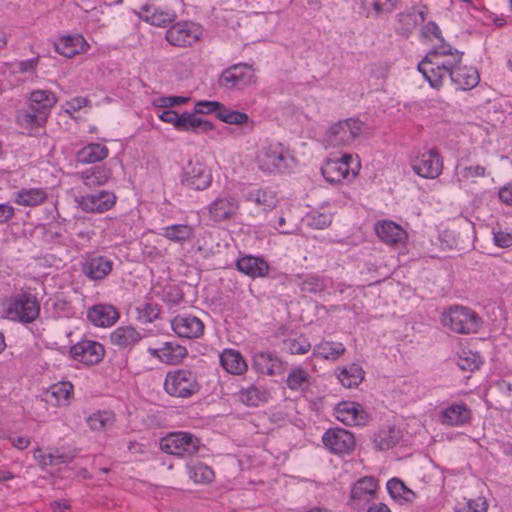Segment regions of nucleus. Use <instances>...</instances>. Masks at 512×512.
Returning <instances> with one entry per match:
<instances>
[{
    "label": "nucleus",
    "mask_w": 512,
    "mask_h": 512,
    "mask_svg": "<svg viewBox=\"0 0 512 512\" xmlns=\"http://www.w3.org/2000/svg\"><path fill=\"white\" fill-rule=\"evenodd\" d=\"M345 352V347L341 342L325 341L322 342V359L336 360Z\"/></svg>",
    "instance_id": "55"
},
{
    "label": "nucleus",
    "mask_w": 512,
    "mask_h": 512,
    "mask_svg": "<svg viewBox=\"0 0 512 512\" xmlns=\"http://www.w3.org/2000/svg\"><path fill=\"white\" fill-rule=\"evenodd\" d=\"M442 320H476V315L468 307L452 305L443 310Z\"/></svg>",
    "instance_id": "48"
},
{
    "label": "nucleus",
    "mask_w": 512,
    "mask_h": 512,
    "mask_svg": "<svg viewBox=\"0 0 512 512\" xmlns=\"http://www.w3.org/2000/svg\"><path fill=\"white\" fill-rule=\"evenodd\" d=\"M90 106V100L86 97L77 96L62 105V111L70 118L75 119L74 114L82 108Z\"/></svg>",
    "instance_id": "56"
},
{
    "label": "nucleus",
    "mask_w": 512,
    "mask_h": 512,
    "mask_svg": "<svg viewBox=\"0 0 512 512\" xmlns=\"http://www.w3.org/2000/svg\"><path fill=\"white\" fill-rule=\"evenodd\" d=\"M237 269L252 278L264 277L268 274L269 265L260 257L245 255L237 260Z\"/></svg>",
    "instance_id": "26"
},
{
    "label": "nucleus",
    "mask_w": 512,
    "mask_h": 512,
    "mask_svg": "<svg viewBox=\"0 0 512 512\" xmlns=\"http://www.w3.org/2000/svg\"><path fill=\"white\" fill-rule=\"evenodd\" d=\"M218 119L227 124L243 125L248 122L249 116L244 112L231 110L223 105L218 112Z\"/></svg>",
    "instance_id": "52"
},
{
    "label": "nucleus",
    "mask_w": 512,
    "mask_h": 512,
    "mask_svg": "<svg viewBox=\"0 0 512 512\" xmlns=\"http://www.w3.org/2000/svg\"><path fill=\"white\" fill-rule=\"evenodd\" d=\"M401 438L402 433L400 429L394 426H386L374 435L373 442L379 450H389L396 446Z\"/></svg>",
    "instance_id": "35"
},
{
    "label": "nucleus",
    "mask_w": 512,
    "mask_h": 512,
    "mask_svg": "<svg viewBox=\"0 0 512 512\" xmlns=\"http://www.w3.org/2000/svg\"><path fill=\"white\" fill-rule=\"evenodd\" d=\"M88 320H119L120 314L111 304H97L87 313Z\"/></svg>",
    "instance_id": "44"
},
{
    "label": "nucleus",
    "mask_w": 512,
    "mask_h": 512,
    "mask_svg": "<svg viewBox=\"0 0 512 512\" xmlns=\"http://www.w3.org/2000/svg\"><path fill=\"white\" fill-rule=\"evenodd\" d=\"M410 164L414 173L425 179H436L443 170V159L434 149L418 151Z\"/></svg>",
    "instance_id": "10"
},
{
    "label": "nucleus",
    "mask_w": 512,
    "mask_h": 512,
    "mask_svg": "<svg viewBox=\"0 0 512 512\" xmlns=\"http://www.w3.org/2000/svg\"><path fill=\"white\" fill-rule=\"evenodd\" d=\"M269 393L264 388L251 385L243 388L239 392V399L247 406H258L259 404L267 401Z\"/></svg>",
    "instance_id": "43"
},
{
    "label": "nucleus",
    "mask_w": 512,
    "mask_h": 512,
    "mask_svg": "<svg viewBox=\"0 0 512 512\" xmlns=\"http://www.w3.org/2000/svg\"><path fill=\"white\" fill-rule=\"evenodd\" d=\"M425 8L424 7H414L410 11L406 13H401L399 15V21L404 24L403 31L409 32L413 29L419 22H423L425 19Z\"/></svg>",
    "instance_id": "47"
},
{
    "label": "nucleus",
    "mask_w": 512,
    "mask_h": 512,
    "mask_svg": "<svg viewBox=\"0 0 512 512\" xmlns=\"http://www.w3.org/2000/svg\"><path fill=\"white\" fill-rule=\"evenodd\" d=\"M47 198L48 194L44 188H22L15 193L14 202L24 207H36L43 204Z\"/></svg>",
    "instance_id": "29"
},
{
    "label": "nucleus",
    "mask_w": 512,
    "mask_h": 512,
    "mask_svg": "<svg viewBox=\"0 0 512 512\" xmlns=\"http://www.w3.org/2000/svg\"><path fill=\"white\" fill-rule=\"evenodd\" d=\"M212 124L197 117L195 113L184 112L179 115L176 129L186 132L210 131Z\"/></svg>",
    "instance_id": "37"
},
{
    "label": "nucleus",
    "mask_w": 512,
    "mask_h": 512,
    "mask_svg": "<svg viewBox=\"0 0 512 512\" xmlns=\"http://www.w3.org/2000/svg\"><path fill=\"white\" fill-rule=\"evenodd\" d=\"M39 57L7 63L8 72L16 77L17 82L33 80L36 77Z\"/></svg>",
    "instance_id": "27"
},
{
    "label": "nucleus",
    "mask_w": 512,
    "mask_h": 512,
    "mask_svg": "<svg viewBox=\"0 0 512 512\" xmlns=\"http://www.w3.org/2000/svg\"><path fill=\"white\" fill-rule=\"evenodd\" d=\"M387 490L394 499H408L407 495L411 494V491L397 478L390 479L387 482Z\"/></svg>",
    "instance_id": "57"
},
{
    "label": "nucleus",
    "mask_w": 512,
    "mask_h": 512,
    "mask_svg": "<svg viewBox=\"0 0 512 512\" xmlns=\"http://www.w3.org/2000/svg\"><path fill=\"white\" fill-rule=\"evenodd\" d=\"M322 442L335 454L350 453L355 446V438L353 434L343 428L327 430L322 436Z\"/></svg>",
    "instance_id": "16"
},
{
    "label": "nucleus",
    "mask_w": 512,
    "mask_h": 512,
    "mask_svg": "<svg viewBox=\"0 0 512 512\" xmlns=\"http://www.w3.org/2000/svg\"><path fill=\"white\" fill-rule=\"evenodd\" d=\"M365 130V124L358 118L339 120L328 126L322 138L325 149L351 145Z\"/></svg>",
    "instance_id": "4"
},
{
    "label": "nucleus",
    "mask_w": 512,
    "mask_h": 512,
    "mask_svg": "<svg viewBox=\"0 0 512 512\" xmlns=\"http://www.w3.org/2000/svg\"><path fill=\"white\" fill-rule=\"evenodd\" d=\"M362 168L358 154L339 152L330 155L322 163V177L332 184L353 182Z\"/></svg>",
    "instance_id": "2"
},
{
    "label": "nucleus",
    "mask_w": 512,
    "mask_h": 512,
    "mask_svg": "<svg viewBox=\"0 0 512 512\" xmlns=\"http://www.w3.org/2000/svg\"><path fill=\"white\" fill-rule=\"evenodd\" d=\"M493 243L499 248H509L512 246V230L508 227H502L497 224L492 227Z\"/></svg>",
    "instance_id": "53"
},
{
    "label": "nucleus",
    "mask_w": 512,
    "mask_h": 512,
    "mask_svg": "<svg viewBox=\"0 0 512 512\" xmlns=\"http://www.w3.org/2000/svg\"><path fill=\"white\" fill-rule=\"evenodd\" d=\"M161 235L175 243H184L194 237V228L188 224H174L163 227Z\"/></svg>",
    "instance_id": "40"
},
{
    "label": "nucleus",
    "mask_w": 512,
    "mask_h": 512,
    "mask_svg": "<svg viewBox=\"0 0 512 512\" xmlns=\"http://www.w3.org/2000/svg\"><path fill=\"white\" fill-rule=\"evenodd\" d=\"M171 328L180 338H198L204 333V322H170Z\"/></svg>",
    "instance_id": "42"
},
{
    "label": "nucleus",
    "mask_w": 512,
    "mask_h": 512,
    "mask_svg": "<svg viewBox=\"0 0 512 512\" xmlns=\"http://www.w3.org/2000/svg\"><path fill=\"white\" fill-rule=\"evenodd\" d=\"M258 80L253 65L240 62L224 69L218 77V86L230 92H244L256 85Z\"/></svg>",
    "instance_id": "5"
},
{
    "label": "nucleus",
    "mask_w": 512,
    "mask_h": 512,
    "mask_svg": "<svg viewBox=\"0 0 512 512\" xmlns=\"http://www.w3.org/2000/svg\"><path fill=\"white\" fill-rule=\"evenodd\" d=\"M115 202L116 196L108 191L84 195L79 200V204L84 211L97 213L110 210L115 205Z\"/></svg>",
    "instance_id": "21"
},
{
    "label": "nucleus",
    "mask_w": 512,
    "mask_h": 512,
    "mask_svg": "<svg viewBox=\"0 0 512 512\" xmlns=\"http://www.w3.org/2000/svg\"><path fill=\"white\" fill-rule=\"evenodd\" d=\"M141 339V334L132 325H124L118 327L110 334V341L112 344L126 348L138 343Z\"/></svg>",
    "instance_id": "32"
},
{
    "label": "nucleus",
    "mask_w": 512,
    "mask_h": 512,
    "mask_svg": "<svg viewBox=\"0 0 512 512\" xmlns=\"http://www.w3.org/2000/svg\"><path fill=\"white\" fill-rule=\"evenodd\" d=\"M188 98L181 97V96H168V97H162L159 101V107H173L182 105L185 102H187Z\"/></svg>",
    "instance_id": "64"
},
{
    "label": "nucleus",
    "mask_w": 512,
    "mask_h": 512,
    "mask_svg": "<svg viewBox=\"0 0 512 512\" xmlns=\"http://www.w3.org/2000/svg\"><path fill=\"white\" fill-rule=\"evenodd\" d=\"M457 365L464 371H474L482 364L481 357L471 350H462L457 356Z\"/></svg>",
    "instance_id": "49"
},
{
    "label": "nucleus",
    "mask_w": 512,
    "mask_h": 512,
    "mask_svg": "<svg viewBox=\"0 0 512 512\" xmlns=\"http://www.w3.org/2000/svg\"><path fill=\"white\" fill-rule=\"evenodd\" d=\"M487 175L488 172L485 166L458 163L454 170L453 180L460 188H464L468 184L474 183L477 178L486 177Z\"/></svg>",
    "instance_id": "23"
},
{
    "label": "nucleus",
    "mask_w": 512,
    "mask_h": 512,
    "mask_svg": "<svg viewBox=\"0 0 512 512\" xmlns=\"http://www.w3.org/2000/svg\"><path fill=\"white\" fill-rule=\"evenodd\" d=\"M57 103L56 95L50 90H33L29 94L28 108L48 118Z\"/></svg>",
    "instance_id": "22"
},
{
    "label": "nucleus",
    "mask_w": 512,
    "mask_h": 512,
    "mask_svg": "<svg viewBox=\"0 0 512 512\" xmlns=\"http://www.w3.org/2000/svg\"><path fill=\"white\" fill-rule=\"evenodd\" d=\"M335 418L348 426H365L370 420L369 412L355 401H342L333 409Z\"/></svg>",
    "instance_id": "14"
},
{
    "label": "nucleus",
    "mask_w": 512,
    "mask_h": 512,
    "mask_svg": "<svg viewBox=\"0 0 512 512\" xmlns=\"http://www.w3.org/2000/svg\"><path fill=\"white\" fill-rule=\"evenodd\" d=\"M72 358L85 365L98 364L104 356L103 346L95 341L83 340L70 348Z\"/></svg>",
    "instance_id": "18"
},
{
    "label": "nucleus",
    "mask_w": 512,
    "mask_h": 512,
    "mask_svg": "<svg viewBox=\"0 0 512 512\" xmlns=\"http://www.w3.org/2000/svg\"><path fill=\"white\" fill-rule=\"evenodd\" d=\"M203 35L202 27L192 21H179L166 31L165 38L169 44L176 47H191Z\"/></svg>",
    "instance_id": "11"
},
{
    "label": "nucleus",
    "mask_w": 512,
    "mask_h": 512,
    "mask_svg": "<svg viewBox=\"0 0 512 512\" xmlns=\"http://www.w3.org/2000/svg\"><path fill=\"white\" fill-rule=\"evenodd\" d=\"M50 394L55 399L57 405H68L73 395V385L67 381L56 383L51 386Z\"/></svg>",
    "instance_id": "46"
},
{
    "label": "nucleus",
    "mask_w": 512,
    "mask_h": 512,
    "mask_svg": "<svg viewBox=\"0 0 512 512\" xmlns=\"http://www.w3.org/2000/svg\"><path fill=\"white\" fill-rule=\"evenodd\" d=\"M220 366L231 375H242L248 369V364L242 354L235 349H224L219 354Z\"/></svg>",
    "instance_id": "24"
},
{
    "label": "nucleus",
    "mask_w": 512,
    "mask_h": 512,
    "mask_svg": "<svg viewBox=\"0 0 512 512\" xmlns=\"http://www.w3.org/2000/svg\"><path fill=\"white\" fill-rule=\"evenodd\" d=\"M244 199L264 212L274 209L277 204L275 193L267 188L252 189L244 195Z\"/></svg>",
    "instance_id": "28"
},
{
    "label": "nucleus",
    "mask_w": 512,
    "mask_h": 512,
    "mask_svg": "<svg viewBox=\"0 0 512 512\" xmlns=\"http://www.w3.org/2000/svg\"><path fill=\"white\" fill-rule=\"evenodd\" d=\"M452 84L459 90H470L480 81L478 71L473 67L457 65L450 78Z\"/></svg>",
    "instance_id": "25"
},
{
    "label": "nucleus",
    "mask_w": 512,
    "mask_h": 512,
    "mask_svg": "<svg viewBox=\"0 0 512 512\" xmlns=\"http://www.w3.org/2000/svg\"><path fill=\"white\" fill-rule=\"evenodd\" d=\"M444 329L448 333L471 334L479 329V322H444Z\"/></svg>",
    "instance_id": "54"
},
{
    "label": "nucleus",
    "mask_w": 512,
    "mask_h": 512,
    "mask_svg": "<svg viewBox=\"0 0 512 512\" xmlns=\"http://www.w3.org/2000/svg\"><path fill=\"white\" fill-rule=\"evenodd\" d=\"M153 355L166 364H176L187 354L184 347L173 345L172 343H164L160 348L152 351Z\"/></svg>",
    "instance_id": "38"
},
{
    "label": "nucleus",
    "mask_w": 512,
    "mask_h": 512,
    "mask_svg": "<svg viewBox=\"0 0 512 512\" xmlns=\"http://www.w3.org/2000/svg\"><path fill=\"white\" fill-rule=\"evenodd\" d=\"M421 35L429 41H434V40H438L441 42L443 41V38L441 35V30H440L439 26L433 21L427 22L422 27Z\"/></svg>",
    "instance_id": "61"
},
{
    "label": "nucleus",
    "mask_w": 512,
    "mask_h": 512,
    "mask_svg": "<svg viewBox=\"0 0 512 512\" xmlns=\"http://www.w3.org/2000/svg\"><path fill=\"white\" fill-rule=\"evenodd\" d=\"M462 62V53L449 44L430 50L418 64V71L432 88H440Z\"/></svg>",
    "instance_id": "1"
},
{
    "label": "nucleus",
    "mask_w": 512,
    "mask_h": 512,
    "mask_svg": "<svg viewBox=\"0 0 512 512\" xmlns=\"http://www.w3.org/2000/svg\"><path fill=\"white\" fill-rule=\"evenodd\" d=\"M254 367L263 374L276 375L281 372V361L270 352H257L253 358Z\"/></svg>",
    "instance_id": "33"
},
{
    "label": "nucleus",
    "mask_w": 512,
    "mask_h": 512,
    "mask_svg": "<svg viewBox=\"0 0 512 512\" xmlns=\"http://www.w3.org/2000/svg\"><path fill=\"white\" fill-rule=\"evenodd\" d=\"M109 155V149L101 143H90L78 152V159L85 164L100 162Z\"/></svg>",
    "instance_id": "39"
},
{
    "label": "nucleus",
    "mask_w": 512,
    "mask_h": 512,
    "mask_svg": "<svg viewBox=\"0 0 512 512\" xmlns=\"http://www.w3.org/2000/svg\"><path fill=\"white\" fill-rule=\"evenodd\" d=\"M499 200L507 206H512V181L503 185L498 191Z\"/></svg>",
    "instance_id": "63"
},
{
    "label": "nucleus",
    "mask_w": 512,
    "mask_h": 512,
    "mask_svg": "<svg viewBox=\"0 0 512 512\" xmlns=\"http://www.w3.org/2000/svg\"><path fill=\"white\" fill-rule=\"evenodd\" d=\"M286 383L291 390H304L309 385V375L304 369L295 368L288 374Z\"/></svg>",
    "instance_id": "51"
},
{
    "label": "nucleus",
    "mask_w": 512,
    "mask_h": 512,
    "mask_svg": "<svg viewBox=\"0 0 512 512\" xmlns=\"http://www.w3.org/2000/svg\"><path fill=\"white\" fill-rule=\"evenodd\" d=\"M378 487V481L374 477L360 478L351 487L350 504L357 509L364 507L375 497Z\"/></svg>",
    "instance_id": "17"
},
{
    "label": "nucleus",
    "mask_w": 512,
    "mask_h": 512,
    "mask_svg": "<svg viewBox=\"0 0 512 512\" xmlns=\"http://www.w3.org/2000/svg\"><path fill=\"white\" fill-rule=\"evenodd\" d=\"M256 163L264 173L285 174L295 168L296 159L289 148L279 142H273L258 151Z\"/></svg>",
    "instance_id": "3"
},
{
    "label": "nucleus",
    "mask_w": 512,
    "mask_h": 512,
    "mask_svg": "<svg viewBox=\"0 0 512 512\" xmlns=\"http://www.w3.org/2000/svg\"><path fill=\"white\" fill-rule=\"evenodd\" d=\"M374 230L377 236L388 245H401L407 241V232L398 224L390 220L378 221Z\"/></svg>",
    "instance_id": "20"
},
{
    "label": "nucleus",
    "mask_w": 512,
    "mask_h": 512,
    "mask_svg": "<svg viewBox=\"0 0 512 512\" xmlns=\"http://www.w3.org/2000/svg\"><path fill=\"white\" fill-rule=\"evenodd\" d=\"M488 503L485 498L464 499L458 502L453 512H487Z\"/></svg>",
    "instance_id": "50"
},
{
    "label": "nucleus",
    "mask_w": 512,
    "mask_h": 512,
    "mask_svg": "<svg viewBox=\"0 0 512 512\" xmlns=\"http://www.w3.org/2000/svg\"><path fill=\"white\" fill-rule=\"evenodd\" d=\"M86 47L87 43L81 35L61 37L55 45L56 51L67 58L84 52Z\"/></svg>",
    "instance_id": "30"
},
{
    "label": "nucleus",
    "mask_w": 512,
    "mask_h": 512,
    "mask_svg": "<svg viewBox=\"0 0 512 512\" xmlns=\"http://www.w3.org/2000/svg\"><path fill=\"white\" fill-rule=\"evenodd\" d=\"M165 391L174 397L188 398L200 390L197 375L187 369H177L167 373Z\"/></svg>",
    "instance_id": "8"
},
{
    "label": "nucleus",
    "mask_w": 512,
    "mask_h": 512,
    "mask_svg": "<svg viewBox=\"0 0 512 512\" xmlns=\"http://www.w3.org/2000/svg\"><path fill=\"white\" fill-rule=\"evenodd\" d=\"M239 200L229 194L216 197L207 207L209 219L214 223L234 220L239 212Z\"/></svg>",
    "instance_id": "13"
},
{
    "label": "nucleus",
    "mask_w": 512,
    "mask_h": 512,
    "mask_svg": "<svg viewBox=\"0 0 512 512\" xmlns=\"http://www.w3.org/2000/svg\"><path fill=\"white\" fill-rule=\"evenodd\" d=\"M136 310L138 312V320H155L159 316L157 305L152 303H143Z\"/></svg>",
    "instance_id": "59"
},
{
    "label": "nucleus",
    "mask_w": 512,
    "mask_h": 512,
    "mask_svg": "<svg viewBox=\"0 0 512 512\" xmlns=\"http://www.w3.org/2000/svg\"><path fill=\"white\" fill-rule=\"evenodd\" d=\"M223 104L217 101H199L195 105V113L210 114L215 113L218 118V112L222 109Z\"/></svg>",
    "instance_id": "60"
},
{
    "label": "nucleus",
    "mask_w": 512,
    "mask_h": 512,
    "mask_svg": "<svg viewBox=\"0 0 512 512\" xmlns=\"http://www.w3.org/2000/svg\"><path fill=\"white\" fill-rule=\"evenodd\" d=\"M7 320H36L40 313V303L32 294H21L2 302Z\"/></svg>",
    "instance_id": "7"
},
{
    "label": "nucleus",
    "mask_w": 512,
    "mask_h": 512,
    "mask_svg": "<svg viewBox=\"0 0 512 512\" xmlns=\"http://www.w3.org/2000/svg\"><path fill=\"white\" fill-rule=\"evenodd\" d=\"M396 0H362L363 5L367 9H373L376 12L390 11Z\"/></svg>",
    "instance_id": "62"
},
{
    "label": "nucleus",
    "mask_w": 512,
    "mask_h": 512,
    "mask_svg": "<svg viewBox=\"0 0 512 512\" xmlns=\"http://www.w3.org/2000/svg\"><path fill=\"white\" fill-rule=\"evenodd\" d=\"M160 448L175 456H192L198 451L199 440L194 435L187 432H175L162 438Z\"/></svg>",
    "instance_id": "12"
},
{
    "label": "nucleus",
    "mask_w": 512,
    "mask_h": 512,
    "mask_svg": "<svg viewBox=\"0 0 512 512\" xmlns=\"http://www.w3.org/2000/svg\"><path fill=\"white\" fill-rule=\"evenodd\" d=\"M189 477L200 484L210 483L214 479V471L212 468L202 462H197L188 466Z\"/></svg>",
    "instance_id": "45"
},
{
    "label": "nucleus",
    "mask_w": 512,
    "mask_h": 512,
    "mask_svg": "<svg viewBox=\"0 0 512 512\" xmlns=\"http://www.w3.org/2000/svg\"><path fill=\"white\" fill-rule=\"evenodd\" d=\"M339 382L346 388L357 387L364 379V371L358 364H350L336 373Z\"/></svg>",
    "instance_id": "36"
},
{
    "label": "nucleus",
    "mask_w": 512,
    "mask_h": 512,
    "mask_svg": "<svg viewBox=\"0 0 512 512\" xmlns=\"http://www.w3.org/2000/svg\"><path fill=\"white\" fill-rule=\"evenodd\" d=\"M78 177L88 188H95L108 182L111 177V171L104 166H96L80 172Z\"/></svg>",
    "instance_id": "34"
},
{
    "label": "nucleus",
    "mask_w": 512,
    "mask_h": 512,
    "mask_svg": "<svg viewBox=\"0 0 512 512\" xmlns=\"http://www.w3.org/2000/svg\"><path fill=\"white\" fill-rule=\"evenodd\" d=\"M47 119L29 108L18 111L16 115L17 124L29 135H35L37 130L46 124Z\"/></svg>",
    "instance_id": "31"
},
{
    "label": "nucleus",
    "mask_w": 512,
    "mask_h": 512,
    "mask_svg": "<svg viewBox=\"0 0 512 512\" xmlns=\"http://www.w3.org/2000/svg\"><path fill=\"white\" fill-rule=\"evenodd\" d=\"M211 168L201 159H190L183 168L181 183L189 190L204 191L212 184Z\"/></svg>",
    "instance_id": "9"
},
{
    "label": "nucleus",
    "mask_w": 512,
    "mask_h": 512,
    "mask_svg": "<svg viewBox=\"0 0 512 512\" xmlns=\"http://www.w3.org/2000/svg\"><path fill=\"white\" fill-rule=\"evenodd\" d=\"M73 459V455L60 453L56 451L55 453H49L47 455L41 456L40 462L44 465H57L61 463H69Z\"/></svg>",
    "instance_id": "58"
},
{
    "label": "nucleus",
    "mask_w": 512,
    "mask_h": 512,
    "mask_svg": "<svg viewBox=\"0 0 512 512\" xmlns=\"http://www.w3.org/2000/svg\"><path fill=\"white\" fill-rule=\"evenodd\" d=\"M92 431L104 432L109 430L115 422V415L111 411H97L86 419Z\"/></svg>",
    "instance_id": "41"
},
{
    "label": "nucleus",
    "mask_w": 512,
    "mask_h": 512,
    "mask_svg": "<svg viewBox=\"0 0 512 512\" xmlns=\"http://www.w3.org/2000/svg\"><path fill=\"white\" fill-rule=\"evenodd\" d=\"M472 412L464 403H453L440 411L441 424L451 427H461L471 420Z\"/></svg>",
    "instance_id": "19"
},
{
    "label": "nucleus",
    "mask_w": 512,
    "mask_h": 512,
    "mask_svg": "<svg viewBox=\"0 0 512 512\" xmlns=\"http://www.w3.org/2000/svg\"><path fill=\"white\" fill-rule=\"evenodd\" d=\"M113 261L103 255L87 253L81 262V272L90 280H103L113 270Z\"/></svg>",
    "instance_id": "15"
},
{
    "label": "nucleus",
    "mask_w": 512,
    "mask_h": 512,
    "mask_svg": "<svg viewBox=\"0 0 512 512\" xmlns=\"http://www.w3.org/2000/svg\"><path fill=\"white\" fill-rule=\"evenodd\" d=\"M178 3L179 0H148L136 14L151 25L166 26L176 19L174 7Z\"/></svg>",
    "instance_id": "6"
}]
</instances>
